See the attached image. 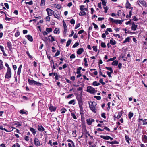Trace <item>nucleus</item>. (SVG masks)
I'll return each instance as SVG.
<instances>
[{
    "instance_id": "f257e3e1",
    "label": "nucleus",
    "mask_w": 147,
    "mask_h": 147,
    "mask_svg": "<svg viewBox=\"0 0 147 147\" xmlns=\"http://www.w3.org/2000/svg\"><path fill=\"white\" fill-rule=\"evenodd\" d=\"M82 96V94H78L76 96L77 100L78 102L79 106L80 109V114L83 112V109L82 105L83 104V101Z\"/></svg>"
},
{
    "instance_id": "f03ea898",
    "label": "nucleus",
    "mask_w": 147,
    "mask_h": 147,
    "mask_svg": "<svg viewBox=\"0 0 147 147\" xmlns=\"http://www.w3.org/2000/svg\"><path fill=\"white\" fill-rule=\"evenodd\" d=\"M87 91L91 94H94L96 92L95 89L91 86H88L87 87Z\"/></svg>"
},
{
    "instance_id": "7ed1b4c3",
    "label": "nucleus",
    "mask_w": 147,
    "mask_h": 147,
    "mask_svg": "<svg viewBox=\"0 0 147 147\" xmlns=\"http://www.w3.org/2000/svg\"><path fill=\"white\" fill-rule=\"evenodd\" d=\"M96 103L94 102H93L92 103L91 105L89 104V106L90 109L94 112L96 113Z\"/></svg>"
},
{
    "instance_id": "20e7f679",
    "label": "nucleus",
    "mask_w": 147,
    "mask_h": 147,
    "mask_svg": "<svg viewBox=\"0 0 147 147\" xmlns=\"http://www.w3.org/2000/svg\"><path fill=\"white\" fill-rule=\"evenodd\" d=\"M28 82L29 84L30 85L34 84V85H36L37 86H39L42 84L34 80H31L29 79H28Z\"/></svg>"
},
{
    "instance_id": "39448f33",
    "label": "nucleus",
    "mask_w": 147,
    "mask_h": 147,
    "mask_svg": "<svg viewBox=\"0 0 147 147\" xmlns=\"http://www.w3.org/2000/svg\"><path fill=\"white\" fill-rule=\"evenodd\" d=\"M11 77V69H7V71L5 75V78L7 79H9Z\"/></svg>"
},
{
    "instance_id": "423d86ee",
    "label": "nucleus",
    "mask_w": 147,
    "mask_h": 147,
    "mask_svg": "<svg viewBox=\"0 0 147 147\" xmlns=\"http://www.w3.org/2000/svg\"><path fill=\"white\" fill-rule=\"evenodd\" d=\"M45 38L47 39V40H49V41H51V42H52L55 41L54 37L51 35H50L48 36V38L46 37H45Z\"/></svg>"
},
{
    "instance_id": "0eeeda50",
    "label": "nucleus",
    "mask_w": 147,
    "mask_h": 147,
    "mask_svg": "<svg viewBox=\"0 0 147 147\" xmlns=\"http://www.w3.org/2000/svg\"><path fill=\"white\" fill-rule=\"evenodd\" d=\"M53 14L55 18L58 19L59 18L60 16L59 12L57 11H55Z\"/></svg>"
},
{
    "instance_id": "6e6552de",
    "label": "nucleus",
    "mask_w": 147,
    "mask_h": 147,
    "mask_svg": "<svg viewBox=\"0 0 147 147\" xmlns=\"http://www.w3.org/2000/svg\"><path fill=\"white\" fill-rule=\"evenodd\" d=\"M46 11L47 12L48 15L49 16H51L54 13V11L49 8L47 9Z\"/></svg>"
},
{
    "instance_id": "1a4fd4ad",
    "label": "nucleus",
    "mask_w": 147,
    "mask_h": 147,
    "mask_svg": "<svg viewBox=\"0 0 147 147\" xmlns=\"http://www.w3.org/2000/svg\"><path fill=\"white\" fill-rule=\"evenodd\" d=\"M34 142L35 144L37 146H38L40 145V142L39 140L36 138H35L34 139Z\"/></svg>"
},
{
    "instance_id": "9d476101",
    "label": "nucleus",
    "mask_w": 147,
    "mask_h": 147,
    "mask_svg": "<svg viewBox=\"0 0 147 147\" xmlns=\"http://www.w3.org/2000/svg\"><path fill=\"white\" fill-rule=\"evenodd\" d=\"M56 107L53 106L52 105H50L49 107V109L51 112H54L56 110Z\"/></svg>"
},
{
    "instance_id": "9b49d317",
    "label": "nucleus",
    "mask_w": 147,
    "mask_h": 147,
    "mask_svg": "<svg viewBox=\"0 0 147 147\" xmlns=\"http://www.w3.org/2000/svg\"><path fill=\"white\" fill-rule=\"evenodd\" d=\"M94 121V120L92 119H90L86 120L87 124L89 125H91L92 123Z\"/></svg>"
},
{
    "instance_id": "f8f14e48",
    "label": "nucleus",
    "mask_w": 147,
    "mask_h": 147,
    "mask_svg": "<svg viewBox=\"0 0 147 147\" xmlns=\"http://www.w3.org/2000/svg\"><path fill=\"white\" fill-rule=\"evenodd\" d=\"M137 26L138 25H137L135 24L134 22L133 23L131 27L132 30L133 31L136 30Z\"/></svg>"
},
{
    "instance_id": "ddd939ff",
    "label": "nucleus",
    "mask_w": 147,
    "mask_h": 147,
    "mask_svg": "<svg viewBox=\"0 0 147 147\" xmlns=\"http://www.w3.org/2000/svg\"><path fill=\"white\" fill-rule=\"evenodd\" d=\"M26 37L27 39L30 41L32 42L33 40L32 37L30 35H28L26 36Z\"/></svg>"
},
{
    "instance_id": "4468645a",
    "label": "nucleus",
    "mask_w": 147,
    "mask_h": 147,
    "mask_svg": "<svg viewBox=\"0 0 147 147\" xmlns=\"http://www.w3.org/2000/svg\"><path fill=\"white\" fill-rule=\"evenodd\" d=\"M100 138H103L104 140H109V136H103L101 135L100 136Z\"/></svg>"
},
{
    "instance_id": "2eb2a0df",
    "label": "nucleus",
    "mask_w": 147,
    "mask_h": 147,
    "mask_svg": "<svg viewBox=\"0 0 147 147\" xmlns=\"http://www.w3.org/2000/svg\"><path fill=\"white\" fill-rule=\"evenodd\" d=\"M38 129L39 131H44L45 129L42 125L40 126L38 125Z\"/></svg>"
},
{
    "instance_id": "dca6fc26",
    "label": "nucleus",
    "mask_w": 147,
    "mask_h": 147,
    "mask_svg": "<svg viewBox=\"0 0 147 147\" xmlns=\"http://www.w3.org/2000/svg\"><path fill=\"white\" fill-rule=\"evenodd\" d=\"M84 51V49L82 48H80L77 51V53L78 55L81 54Z\"/></svg>"
},
{
    "instance_id": "f3484780",
    "label": "nucleus",
    "mask_w": 147,
    "mask_h": 147,
    "mask_svg": "<svg viewBox=\"0 0 147 147\" xmlns=\"http://www.w3.org/2000/svg\"><path fill=\"white\" fill-rule=\"evenodd\" d=\"M110 43L112 45H113L116 44V42L112 38L110 40Z\"/></svg>"
},
{
    "instance_id": "a211bd4d",
    "label": "nucleus",
    "mask_w": 147,
    "mask_h": 147,
    "mask_svg": "<svg viewBox=\"0 0 147 147\" xmlns=\"http://www.w3.org/2000/svg\"><path fill=\"white\" fill-rule=\"evenodd\" d=\"M107 142L109 144L112 145L117 144L119 143V142L116 141H113L112 142L107 141Z\"/></svg>"
},
{
    "instance_id": "6ab92c4d",
    "label": "nucleus",
    "mask_w": 147,
    "mask_h": 147,
    "mask_svg": "<svg viewBox=\"0 0 147 147\" xmlns=\"http://www.w3.org/2000/svg\"><path fill=\"white\" fill-rule=\"evenodd\" d=\"M53 32L54 33L56 34H59L60 32L59 28H56L55 29Z\"/></svg>"
},
{
    "instance_id": "aec40b11",
    "label": "nucleus",
    "mask_w": 147,
    "mask_h": 147,
    "mask_svg": "<svg viewBox=\"0 0 147 147\" xmlns=\"http://www.w3.org/2000/svg\"><path fill=\"white\" fill-rule=\"evenodd\" d=\"M131 5L129 2L128 0H127V2L125 4V7L127 8H130Z\"/></svg>"
},
{
    "instance_id": "412c9836",
    "label": "nucleus",
    "mask_w": 147,
    "mask_h": 147,
    "mask_svg": "<svg viewBox=\"0 0 147 147\" xmlns=\"http://www.w3.org/2000/svg\"><path fill=\"white\" fill-rule=\"evenodd\" d=\"M63 24L64 28V33L65 34L67 32V26L65 23L64 22H63Z\"/></svg>"
},
{
    "instance_id": "4be33fe9",
    "label": "nucleus",
    "mask_w": 147,
    "mask_h": 147,
    "mask_svg": "<svg viewBox=\"0 0 147 147\" xmlns=\"http://www.w3.org/2000/svg\"><path fill=\"white\" fill-rule=\"evenodd\" d=\"M22 65H21L19 66L18 68V71H17V74L18 75H20V74L21 68H22Z\"/></svg>"
},
{
    "instance_id": "5701e85b",
    "label": "nucleus",
    "mask_w": 147,
    "mask_h": 147,
    "mask_svg": "<svg viewBox=\"0 0 147 147\" xmlns=\"http://www.w3.org/2000/svg\"><path fill=\"white\" fill-rule=\"evenodd\" d=\"M11 43L9 42H8L7 43V46L8 47L9 49L11 50L12 49V46L11 45Z\"/></svg>"
},
{
    "instance_id": "b1692460",
    "label": "nucleus",
    "mask_w": 147,
    "mask_h": 147,
    "mask_svg": "<svg viewBox=\"0 0 147 147\" xmlns=\"http://www.w3.org/2000/svg\"><path fill=\"white\" fill-rule=\"evenodd\" d=\"M139 2L142 6H145L146 3L144 0H139Z\"/></svg>"
},
{
    "instance_id": "393cba45",
    "label": "nucleus",
    "mask_w": 147,
    "mask_h": 147,
    "mask_svg": "<svg viewBox=\"0 0 147 147\" xmlns=\"http://www.w3.org/2000/svg\"><path fill=\"white\" fill-rule=\"evenodd\" d=\"M30 131L32 132L33 134L34 135L36 134L35 130L33 128L30 127Z\"/></svg>"
},
{
    "instance_id": "a878e982",
    "label": "nucleus",
    "mask_w": 147,
    "mask_h": 147,
    "mask_svg": "<svg viewBox=\"0 0 147 147\" xmlns=\"http://www.w3.org/2000/svg\"><path fill=\"white\" fill-rule=\"evenodd\" d=\"M53 5H54V6L55 7V8H57L59 9H60L61 7V6L60 5L58 4H53Z\"/></svg>"
},
{
    "instance_id": "bb28decb",
    "label": "nucleus",
    "mask_w": 147,
    "mask_h": 147,
    "mask_svg": "<svg viewBox=\"0 0 147 147\" xmlns=\"http://www.w3.org/2000/svg\"><path fill=\"white\" fill-rule=\"evenodd\" d=\"M4 67L3 61L0 60V70L2 69Z\"/></svg>"
},
{
    "instance_id": "cd10ccee",
    "label": "nucleus",
    "mask_w": 147,
    "mask_h": 147,
    "mask_svg": "<svg viewBox=\"0 0 147 147\" xmlns=\"http://www.w3.org/2000/svg\"><path fill=\"white\" fill-rule=\"evenodd\" d=\"M99 83H98L97 81H95L93 82L92 85L94 86H97L100 85Z\"/></svg>"
},
{
    "instance_id": "c85d7f7f",
    "label": "nucleus",
    "mask_w": 147,
    "mask_h": 147,
    "mask_svg": "<svg viewBox=\"0 0 147 147\" xmlns=\"http://www.w3.org/2000/svg\"><path fill=\"white\" fill-rule=\"evenodd\" d=\"M118 63V61L117 60H115L112 63V65H117Z\"/></svg>"
},
{
    "instance_id": "c756f323",
    "label": "nucleus",
    "mask_w": 147,
    "mask_h": 147,
    "mask_svg": "<svg viewBox=\"0 0 147 147\" xmlns=\"http://www.w3.org/2000/svg\"><path fill=\"white\" fill-rule=\"evenodd\" d=\"M143 141L145 143L147 142V136L145 135H144L143 138Z\"/></svg>"
},
{
    "instance_id": "7c9ffc66",
    "label": "nucleus",
    "mask_w": 147,
    "mask_h": 147,
    "mask_svg": "<svg viewBox=\"0 0 147 147\" xmlns=\"http://www.w3.org/2000/svg\"><path fill=\"white\" fill-rule=\"evenodd\" d=\"M125 140L128 143H129V140H130L131 139L129 137L127 136V135H125Z\"/></svg>"
},
{
    "instance_id": "2f4dec72",
    "label": "nucleus",
    "mask_w": 147,
    "mask_h": 147,
    "mask_svg": "<svg viewBox=\"0 0 147 147\" xmlns=\"http://www.w3.org/2000/svg\"><path fill=\"white\" fill-rule=\"evenodd\" d=\"M71 41H72V40H71V39H69L67 42L66 46L67 47L69 46V45L70 44Z\"/></svg>"
},
{
    "instance_id": "473e14b6",
    "label": "nucleus",
    "mask_w": 147,
    "mask_h": 147,
    "mask_svg": "<svg viewBox=\"0 0 147 147\" xmlns=\"http://www.w3.org/2000/svg\"><path fill=\"white\" fill-rule=\"evenodd\" d=\"M82 12H80L79 13V14L80 16H82L83 15H86V12L84 11H82Z\"/></svg>"
},
{
    "instance_id": "72a5a7b5",
    "label": "nucleus",
    "mask_w": 147,
    "mask_h": 147,
    "mask_svg": "<svg viewBox=\"0 0 147 147\" xmlns=\"http://www.w3.org/2000/svg\"><path fill=\"white\" fill-rule=\"evenodd\" d=\"M75 103V100L74 99L71 100L68 102V104H73V105H74Z\"/></svg>"
},
{
    "instance_id": "f704fd0d",
    "label": "nucleus",
    "mask_w": 147,
    "mask_h": 147,
    "mask_svg": "<svg viewBox=\"0 0 147 147\" xmlns=\"http://www.w3.org/2000/svg\"><path fill=\"white\" fill-rule=\"evenodd\" d=\"M109 20L110 21L112 22H113L114 23H115V22H116V21H117V20H114L113 19L111 18H109Z\"/></svg>"
},
{
    "instance_id": "c9c22d12",
    "label": "nucleus",
    "mask_w": 147,
    "mask_h": 147,
    "mask_svg": "<svg viewBox=\"0 0 147 147\" xmlns=\"http://www.w3.org/2000/svg\"><path fill=\"white\" fill-rule=\"evenodd\" d=\"M121 115L122 114L121 113H119L118 114V115L117 117H116L115 115L114 116V117L115 118H117L118 119L120 118L121 117Z\"/></svg>"
},
{
    "instance_id": "e433bc0d",
    "label": "nucleus",
    "mask_w": 147,
    "mask_h": 147,
    "mask_svg": "<svg viewBox=\"0 0 147 147\" xmlns=\"http://www.w3.org/2000/svg\"><path fill=\"white\" fill-rule=\"evenodd\" d=\"M133 115V113L131 112H130L128 114L129 117L131 119Z\"/></svg>"
},
{
    "instance_id": "4c0bfd02",
    "label": "nucleus",
    "mask_w": 147,
    "mask_h": 147,
    "mask_svg": "<svg viewBox=\"0 0 147 147\" xmlns=\"http://www.w3.org/2000/svg\"><path fill=\"white\" fill-rule=\"evenodd\" d=\"M0 129L1 130H4L5 131H6L7 132H9L10 131H8L6 129H5V128H3V127L2 126H0Z\"/></svg>"
},
{
    "instance_id": "58836bf2",
    "label": "nucleus",
    "mask_w": 147,
    "mask_h": 147,
    "mask_svg": "<svg viewBox=\"0 0 147 147\" xmlns=\"http://www.w3.org/2000/svg\"><path fill=\"white\" fill-rule=\"evenodd\" d=\"M61 113L63 114L67 111V110L66 109H61Z\"/></svg>"
},
{
    "instance_id": "ea45409f",
    "label": "nucleus",
    "mask_w": 147,
    "mask_h": 147,
    "mask_svg": "<svg viewBox=\"0 0 147 147\" xmlns=\"http://www.w3.org/2000/svg\"><path fill=\"white\" fill-rule=\"evenodd\" d=\"M129 37H128L126 38L125 40L123 41V43H125L127 42H129Z\"/></svg>"
},
{
    "instance_id": "a19ab883",
    "label": "nucleus",
    "mask_w": 147,
    "mask_h": 147,
    "mask_svg": "<svg viewBox=\"0 0 147 147\" xmlns=\"http://www.w3.org/2000/svg\"><path fill=\"white\" fill-rule=\"evenodd\" d=\"M46 31L48 32H50L52 31V29L51 28H47L46 29Z\"/></svg>"
},
{
    "instance_id": "79ce46f5",
    "label": "nucleus",
    "mask_w": 147,
    "mask_h": 147,
    "mask_svg": "<svg viewBox=\"0 0 147 147\" xmlns=\"http://www.w3.org/2000/svg\"><path fill=\"white\" fill-rule=\"evenodd\" d=\"M116 59V57H114L113 58H111L109 59L107 61H113L114 60Z\"/></svg>"
},
{
    "instance_id": "37998d69",
    "label": "nucleus",
    "mask_w": 147,
    "mask_h": 147,
    "mask_svg": "<svg viewBox=\"0 0 147 147\" xmlns=\"http://www.w3.org/2000/svg\"><path fill=\"white\" fill-rule=\"evenodd\" d=\"M71 116H72L73 118L75 119H77V117L75 115V114L73 113H71Z\"/></svg>"
},
{
    "instance_id": "c03bdc74",
    "label": "nucleus",
    "mask_w": 147,
    "mask_h": 147,
    "mask_svg": "<svg viewBox=\"0 0 147 147\" xmlns=\"http://www.w3.org/2000/svg\"><path fill=\"white\" fill-rule=\"evenodd\" d=\"M84 5H82L80 6V9L82 11H84Z\"/></svg>"
},
{
    "instance_id": "a18cd8bd",
    "label": "nucleus",
    "mask_w": 147,
    "mask_h": 147,
    "mask_svg": "<svg viewBox=\"0 0 147 147\" xmlns=\"http://www.w3.org/2000/svg\"><path fill=\"white\" fill-rule=\"evenodd\" d=\"M117 20V21H116V22H115L116 24H117L118 23L119 24H122V22L119 20Z\"/></svg>"
},
{
    "instance_id": "49530a36",
    "label": "nucleus",
    "mask_w": 147,
    "mask_h": 147,
    "mask_svg": "<svg viewBox=\"0 0 147 147\" xmlns=\"http://www.w3.org/2000/svg\"><path fill=\"white\" fill-rule=\"evenodd\" d=\"M113 71L109 72L108 71L107 72V75H108V76L109 77H111V74L113 73Z\"/></svg>"
},
{
    "instance_id": "de8ad7c7",
    "label": "nucleus",
    "mask_w": 147,
    "mask_h": 147,
    "mask_svg": "<svg viewBox=\"0 0 147 147\" xmlns=\"http://www.w3.org/2000/svg\"><path fill=\"white\" fill-rule=\"evenodd\" d=\"M105 68L107 69V70H109L110 71V72H112L113 71V70L112 69L111 67H105Z\"/></svg>"
},
{
    "instance_id": "09e8293b",
    "label": "nucleus",
    "mask_w": 147,
    "mask_h": 147,
    "mask_svg": "<svg viewBox=\"0 0 147 147\" xmlns=\"http://www.w3.org/2000/svg\"><path fill=\"white\" fill-rule=\"evenodd\" d=\"M99 82L103 85H104L105 84V82H103L102 79H100L99 80Z\"/></svg>"
},
{
    "instance_id": "8fccbe9b",
    "label": "nucleus",
    "mask_w": 147,
    "mask_h": 147,
    "mask_svg": "<svg viewBox=\"0 0 147 147\" xmlns=\"http://www.w3.org/2000/svg\"><path fill=\"white\" fill-rule=\"evenodd\" d=\"M93 50L95 52H97V47L96 46H93L92 47Z\"/></svg>"
},
{
    "instance_id": "3c124183",
    "label": "nucleus",
    "mask_w": 147,
    "mask_h": 147,
    "mask_svg": "<svg viewBox=\"0 0 147 147\" xmlns=\"http://www.w3.org/2000/svg\"><path fill=\"white\" fill-rule=\"evenodd\" d=\"M5 16H6L5 18V20L7 21H10V20H12V19L10 18H9L7 17L6 15V14H5Z\"/></svg>"
},
{
    "instance_id": "603ef678",
    "label": "nucleus",
    "mask_w": 147,
    "mask_h": 147,
    "mask_svg": "<svg viewBox=\"0 0 147 147\" xmlns=\"http://www.w3.org/2000/svg\"><path fill=\"white\" fill-rule=\"evenodd\" d=\"M70 22L72 24H74L75 23V20L72 19L70 20Z\"/></svg>"
},
{
    "instance_id": "864d4df0",
    "label": "nucleus",
    "mask_w": 147,
    "mask_h": 147,
    "mask_svg": "<svg viewBox=\"0 0 147 147\" xmlns=\"http://www.w3.org/2000/svg\"><path fill=\"white\" fill-rule=\"evenodd\" d=\"M60 52L58 50L55 53L54 56L56 57L58 56L60 54Z\"/></svg>"
},
{
    "instance_id": "5fc2aeb1",
    "label": "nucleus",
    "mask_w": 147,
    "mask_h": 147,
    "mask_svg": "<svg viewBox=\"0 0 147 147\" xmlns=\"http://www.w3.org/2000/svg\"><path fill=\"white\" fill-rule=\"evenodd\" d=\"M94 97L98 100H100L101 98L100 96H95Z\"/></svg>"
},
{
    "instance_id": "6e6d98bb",
    "label": "nucleus",
    "mask_w": 147,
    "mask_h": 147,
    "mask_svg": "<svg viewBox=\"0 0 147 147\" xmlns=\"http://www.w3.org/2000/svg\"><path fill=\"white\" fill-rule=\"evenodd\" d=\"M20 35V32L18 30L17 32L15 34V36L16 37H18Z\"/></svg>"
},
{
    "instance_id": "4d7b16f0",
    "label": "nucleus",
    "mask_w": 147,
    "mask_h": 147,
    "mask_svg": "<svg viewBox=\"0 0 147 147\" xmlns=\"http://www.w3.org/2000/svg\"><path fill=\"white\" fill-rule=\"evenodd\" d=\"M101 46L103 48H105L106 47V45L105 44L104 42H102L101 43Z\"/></svg>"
},
{
    "instance_id": "13d9d810",
    "label": "nucleus",
    "mask_w": 147,
    "mask_h": 147,
    "mask_svg": "<svg viewBox=\"0 0 147 147\" xmlns=\"http://www.w3.org/2000/svg\"><path fill=\"white\" fill-rule=\"evenodd\" d=\"M79 43L78 42H76L75 43L73 46L72 47L73 48H75L77 47L79 45Z\"/></svg>"
},
{
    "instance_id": "bf43d9fd",
    "label": "nucleus",
    "mask_w": 147,
    "mask_h": 147,
    "mask_svg": "<svg viewBox=\"0 0 147 147\" xmlns=\"http://www.w3.org/2000/svg\"><path fill=\"white\" fill-rule=\"evenodd\" d=\"M20 113L23 114H26V112L24 111L23 110H21L20 111Z\"/></svg>"
},
{
    "instance_id": "052dcab7",
    "label": "nucleus",
    "mask_w": 147,
    "mask_h": 147,
    "mask_svg": "<svg viewBox=\"0 0 147 147\" xmlns=\"http://www.w3.org/2000/svg\"><path fill=\"white\" fill-rule=\"evenodd\" d=\"M25 3L26 4H28L30 5H31L33 4V2L32 1H30L29 2H26Z\"/></svg>"
},
{
    "instance_id": "680f3d73",
    "label": "nucleus",
    "mask_w": 147,
    "mask_h": 147,
    "mask_svg": "<svg viewBox=\"0 0 147 147\" xmlns=\"http://www.w3.org/2000/svg\"><path fill=\"white\" fill-rule=\"evenodd\" d=\"M41 6H44L45 5V0H41V2L40 4Z\"/></svg>"
},
{
    "instance_id": "e2e57ef3",
    "label": "nucleus",
    "mask_w": 147,
    "mask_h": 147,
    "mask_svg": "<svg viewBox=\"0 0 147 147\" xmlns=\"http://www.w3.org/2000/svg\"><path fill=\"white\" fill-rule=\"evenodd\" d=\"M104 8L105 9V12L107 13V10L108 9V8H107V7H104Z\"/></svg>"
},
{
    "instance_id": "0e129e2a",
    "label": "nucleus",
    "mask_w": 147,
    "mask_h": 147,
    "mask_svg": "<svg viewBox=\"0 0 147 147\" xmlns=\"http://www.w3.org/2000/svg\"><path fill=\"white\" fill-rule=\"evenodd\" d=\"M71 59H74L75 58V56L74 54H72L70 57Z\"/></svg>"
},
{
    "instance_id": "69168bd1",
    "label": "nucleus",
    "mask_w": 147,
    "mask_h": 147,
    "mask_svg": "<svg viewBox=\"0 0 147 147\" xmlns=\"http://www.w3.org/2000/svg\"><path fill=\"white\" fill-rule=\"evenodd\" d=\"M50 19V18L49 16H47L46 17V21H49Z\"/></svg>"
},
{
    "instance_id": "338daca9",
    "label": "nucleus",
    "mask_w": 147,
    "mask_h": 147,
    "mask_svg": "<svg viewBox=\"0 0 147 147\" xmlns=\"http://www.w3.org/2000/svg\"><path fill=\"white\" fill-rule=\"evenodd\" d=\"M80 26V24L78 23L75 26V29H76L78 28Z\"/></svg>"
},
{
    "instance_id": "774afa93",
    "label": "nucleus",
    "mask_w": 147,
    "mask_h": 147,
    "mask_svg": "<svg viewBox=\"0 0 147 147\" xmlns=\"http://www.w3.org/2000/svg\"><path fill=\"white\" fill-rule=\"evenodd\" d=\"M101 116L105 119L106 118L105 114V113H103L101 114Z\"/></svg>"
}]
</instances>
